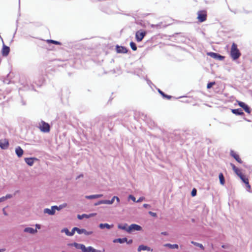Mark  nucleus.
<instances>
[{"instance_id": "nucleus-1", "label": "nucleus", "mask_w": 252, "mask_h": 252, "mask_svg": "<svg viewBox=\"0 0 252 252\" xmlns=\"http://www.w3.org/2000/svg\"><path fill=\"white\" fill-rule=\"evenodd\" d=\"M241 53L237 47V45L233 43L230 49V56L233 60H236L239 58Z\"/></svg>"}, {"instance_id": "nucleus-2", "label": "nucleus", "mask_w": 252, "mask_h": 252, "mask_svg": "<svg viewBox=\"0 0 252 252\" xmlns=\"http://www.w3.org/2000/svg\"><path fill=\"white\" fill-rule=\"evenodd\" d=\"M207 17L206 10H200L197 12V19L199 22H203L206 20Z\"/></svg>"}, {"instance_id": "nucleus-3", "label": "nucleus", "mask_w": 252, "mask_h": 252, "mask_svg": "<svg viewBox=\"0 0 252 252\" xmlns=\"http://www.w3.org/2000/svg\"><path fill=\"white\" fill-rule=\"evenodd\" d=\"M39 129L43 132H48L50 131V125L44 121H42L39 124Z\"/></svg>"}, {"instance_id": "nucleus-4", "label": "nucleus", "mask_w": 252, "mask_h": 252, "mask_svg": "<svg viewBox=\"0 0 252 252\" xmlns=\"http://www.w3.org/2000/svg\"><path fill=\"white\" fill-rule=\"evenodd\" d=\"M146 34V32L143 30H139L136 32L135 38L137 42H140Z\"/></svg>"}, {"instance_id": "nucleus-5", "label": "nucleus", "mask_w": 252, "mask_h": 252, "mask_svg": "<svg viewBox=\"0 0 252 252\" xmlns=\"http://www.w3.org/2000/svg\"><path fill=\"white\" fill-rule=\"evenodd\" d=\"M207 55L214 59L218 60H223L224 59V57L220 55V54L214 52H208L207 53Z\"/></svg>"}, {"instance_id": "nucleus-6", "label": "nucleus", "mask_w": 252, "mask_h": 252, "mask_svg": "<svg viewBox=\"0 0 252 252\" xmlns=\"http://www.w3.org/2000/svg\"><path fill=\"white\" fill-rule=\"evenodd\" d=\"M237 102L239 106L241 107L244 109V110L248 114H250L251 112V109L249 108V107L246 105L244 102L237 100Z\"/></svg>"}, {"instance_id": "nucleus-7", "label": "nucleus", "mask_w": 252, "mask_h": 252, "mask_svg": "<svg viewBox=\"0 0 252 252\" xmlns=\"http://www.w3.org/2000/svg\"><path fill=\"white\" fill-rule=\"evenodd\" d=\"M9 146V142L7 139H3L0 140V147L2 149H6Z\"/></svg>"}, {"instance_id": "nucleus-8", "label": "nucleus", "mask_w": 252, "mask_h": 252, "mask_svg": "<svg viewBox=\"0 0 252 252\" xmlns=\"http://www.w3.org/2000/svg\"><path fill=\"white\" fill-rule=\"evenodd\" d=\"M73 230H76L79 234L84 233L86 235H89L93 233V231H87L85 229H79L77 227H74Z\"/></svg>"}, {"instance_id": "nucleus-9", "label": "nucleus", "mask_w": 252, "mask_h": 252, "mask_svg": "<svg viewBox=\"0 0 252 252\" xmlns=\"http://www.w3.org/2000/svg\"><path fill=\"white\" fill-rule=\"evenodd\" d=\"M10 52V48L9 47L3 44L2 49L1 50V54L3 57H6L8 55Z\"/></svg>"}, {"instance_id": "nucleus-10", "label": "nucleus", "mask_w": 252, "mask_h": 252, "mask_svg": "<svg viewBox=\"0 0 252 252\" xmlns=\"http://www.w3.org/2000/svg\"><path fill=\"white\" fill-rule=\"evenodd\" d=\"M56 209H57V206H53L51 207V209L48 208L45 209L44 210V213L50 215H53L55 213Z\"/></svg>"}, {"instance_id": "nucleus-11", "label": "nucleus", "mask_w": 252, "mask_h": 252, "mask_svg": "<svg viewBox=\"0 0 252 252\" xmlns=\"http://www.w3.org/2000/svg\"><path fill=\"white\" fill-rule=\"evenodd\" d=\"M230 155L239 163H242L243 162L239 155L234 151H230Z\"/></svg>"}, {"instance_id": "nucleus-12", "label": "nucleus", "mask_w": 252, "mask_h": 252, "mask_svg": "<svg viewBox=\"0 0 252 252\" xmlns=\"http://www.w3.org/2000/svg\"><path fill=\"white\" fill-rule=\"evenodd\" d=\"M240 178L246 184V187L248 189V190L249 191H250V189H251V185L249 184L248 178H247L246 177V176L244 175L242 177H241V178Z\"/></svg>"}, {"instance_id": "nucleus-13", "label": "nucleus", "mask_w": 252, "mask_h": 252, "mask_svg": "<svg viewBox=\"0 0 252 252\" xmlns=\"http://www.w3.org/2000/svg\"><path fill=\"white\" fill-rule=\"evenodd\" d=\"M141 229V227L140 225L136 224H132L128 227L127 232H129L132 230H140Z\"/></svg>"}, {"instance_id": "nucleus-14", "label": "nucleus", "mask_w": 252, "mask_h": 252, "mask_svg": "<svg viewBox=\"0 0 252 252\" xmlns=\"http://www.w3.org/2000/svg\"><path fill=\"white\" fill-rule=\"evenodd\" d=\"M116 49L117 52L118 53H126L127 52V49L124 46L117 45Z\"/></svg>"}, {"instance_id": "nucleus-15", "label": "nucleus", "mask_w": 252, "mask_h": 252, "mask_svg": "<svg viewBox=\"0 0 252 252\" xmlns=\"http://www.w3.org/2000/svg\"><path fill=\"white\" fill-rule=\"evenodd\" d=\"M95 215H96V213H92V214H90L89 215H87V214H82V215H78L77 218L79 220H82L84 218H89L90 217H94Z\"/></svg>"}, {"instance_id": "nucleus-16", "label": "nucleus", "mask_w": 252, "mask_h": 252, "mask_svg": "<svg viewBox=\"0 0 252 252\" xmlns=\"http://www.w3.org/2000/svg\"><path fill=\"white\" fill-rule=\"evenodd\" d=\"M35 160H37V159L34 158H25V162L30 166H32L33 165Z\"/></svg>"}, {"instance_id": "nucleus-17", "label": "nucleus", "mask_w": 252, "mask_h": 252, "mask_svg": "<svg viewBox=\"0 0 252 252\" xmlns=\"http://www.w3.org/2000/svg\"><path fill=\"white\" fill-rule=\"evenodd\" d=\"M15 153L17 155V156L20 158L21 157L24 153V151L23 149L19 146L17 147L15 149Z\"/></svg>"}, {"instance_id": "nucleus-18", "label": "nucleus", "mask_w": 252, "mask_h": 252, "mask_svg": "<svg viewBox=\"0 0 252 252\" xmlns=\"http://www.w3.org/2000/svg\"><path fill=\"white\" fill-rule=\"evenodd\" d=\"M152 251L153 250L151 249L150 247H148L147 246H144V245H140L138 247V251L141 252V251Z\"/></svg>"}, {"instance_id": "nucleus-19", "label": "nucleus", "mask_w": 252, "mask_h": 252, "mask_svg": "<svg viewBox=\"0 0 252 252\" xmlns=\"http://www.w3.org/2000/svg\"><path fill=\"white\" fill-rule=\"evenodd\" d=\"M231 112L237 115H244V113L241 109H232Z\"/></svg>"}, {"instance_id": "nucleus-20", "label": "nucleus", "mask_w": 252, "mask_h": 252, "mask_svg": "<svg viewBox=\"0 0 252 252\" xmlns=\"http://www.w3.org/2000/svg\"><path fill=\"white\" fill-rule=\"evenodd\" d=\"M24 232L30 233L31 234H34L37 232V230L34 229L33 228L31 227H27L25 228Z\"/></svg>"}, {"instance_id": "nucleus-21", "label": "nucleus", "mask_w": 252, "mask_h": 252, "mask_svg": "<svg viewBox=\"0 0 252 252\" xmlns=\"http://www.w3.org/2000/svg\"><path fill=\"white\" fill-rule=\"evenodd\" d=\"M75 231V230H73V228L71 231L70 232L67 228H64V229L62 230V232H64L67 236H72L74 235Z\"/></svg>"}, {"instance_id": "nucleus-22", "label": "nucleus", "mask_w": 252, "mask_h": 252, "mask_svg": "<svg viewBox=\"0 0 252 252\" xmlns=\"http://www.w3.org/2000/svg\"><path fill=\"white\" fill-rule=\"evenodd\" d=\"M102 196H103V194H95V195H91L86 196V198L87 199H94V198H100Z\"/></svg>"}, {"instance_id": "nucleus-23", "label": "nucleus", "mask_w": 252, "mask_h": 252, "mask_svg": "<svg viewBox=\"0 0 252 252\" xmlns=\"http://www.w3.org/2000/svg\"><path fill=\"white\" fill-rule=\"evenodd\" d=\"M127 241V238H118L116 239L113 241L114 243H123L125 242H126Z\"/></svg>"}, {"instance_id": "nucleus-24", "label": "nucleus", "mask_w": 252, "mask_h": 252, "mask_svg": "<svg viewBox=\"0 0 252 252\" xmlns=\"http://www.w3.org/2000/svg\"><path fill=\"white\" fill-rule=\"evenodd\" d=\"M230 165L232 167L234 172L237 174V175H238V174L241 172V170L240 169H239V168H238L237 167L235 166V165L233 164V163H231L230 164Z\"/></svg>"}, {"instance_id": "nucleus-25", "label": "nucleus", "mask_w": 252, "mask_h": 252, "mask_svg": "<svg viewBox=\"0 0 252 252\" xmlns=\"http://www.w3.org/2000/svg\"><path fill=\"white\" fill-rule=\"evenodd\" d=\"M164 247H168L170 249H178V245L177 244H166L164 245Z\"/></svg>"}, {"instance_id": "nucleus-26", "label": "nucleus", "mask_w": 252, "mask_h": 252, "mask_svg": "<svg viewBox=\"0 0 252 252\" xmlns=\"http://www.w3.org/2000/svg\"><path fill=\"white\" fill-rule=\"evenodd\" d=\"M219 177L220 184L223 185L225 183V180L223 174L222 173H220Z\"/></svg>"}, {"instance_id": "nucleus-27", "label": "nucleus", "mask_w": 252, "mask_h": 252, "mask_svg": "<svg viewBox=\"0 0 252 252\" xmlns=\"http://www.w3.org/2000/svg\"><path fill=\"white\" fill-rule=\"evenodd\" d=\"M158 92L164 98H167L168 99H170L172 97V96L171 95H168L165 94L162 91H161L159 89H158Z\"/></svg>"}, {"instance_id": "nucleus-28", "label": "nucleus", "mask_w": 252, "mask_h": 252, "mask_svg": "<svg viewBox=\"0 0 252 252\" xmlns=\"http://www.w3.org/2000/svg\"><path fill=\"white\" fill-rule=\"evenodd\" d=\"M99 226L101 229H103L105 227L107 229H110L113 226V225L110 226L108 223H100Z\"/></svg>"}, {"instance_id": "nucleus-29", "label": "nucleus", "mask_w": 252, "mask_h": 252, "mask_svg": "<svg viewBox=\"0 0 252 252\" xmlns=\"http://www.w3.org/2000/svg\"><path fill=\"white\" fill-rule=\"evenodd\" d=\"M46 42L48 43H52V44H54L56 45H61V42L57 41L54 40H52V39L47 40Z\"/></svg>"}, {"instance_id": "nucleus-30", "label": "nucleus", "mask_w": 252, "mask_h": 252, "mask_svg": "<svg viewBox=\"0 0 252 252\" xmlns=\"http://www.w3.org/2000/svg\"><path fill=\"white\" fill-rule=\"evenodd\" d=\"M191 243L196 246L199 247L200 249H201L203 250H204V247L201 244H200V243H197V242H195L194 241H191Z\"/></svg>"}, {"instance_id": "nucleus-31", "label": "nucleus", "mask_w": 252, "mask_h": 252, "mask_svg": "<svg viewBox=\"0 0 252 252\" xmlns=\"http://www.w3.org/2000/svg\"><path fill=\"white\" fill-rule=\"evenodd\" d=\"M127 224H125L124 225L119 224L118 225V228L121 229L126 230L127 231L128 228L127 227Z\"/></svg>"}, {"instance_id": "nucleus-32", "label": "nucleus", "mask_w": 252, "mask_h": 252, "mask_svg": "<svg viewBox=\"0 0 252 252\" xmlns=\"http://www.w3.org/2000/svg\"><path fill=\"white\" fill-rule=\"evenodd\" d=\"M80 250H81L83 252H89L88 248H86L83 244H81Z\"/></svg>"}, {"instance_id": "nucleus-33", "label": "nucleus", "mask_w": 252, "mask_h": 252, "mask_svg": "<svg viewBox=\"0 0 252 252\" xmlns=\"http://www.w3.org/2000/svg\"><path fill=\"white\" fill-rule=\"evenodd\" d=\"M88 249L89 252H101V251L95 250L91 246L88 247Z\"/></svg>"}, {"instance_id": "nucleus-34", "label": "nucleus", "mask_w": 252, "mask_h": 252, "mask_svg": "<svg viewBox=\"0 0 252 252\" xmlns=\"http://www.w3.org/2000/svg\"><path fill=\"white\" fill-rule=\"evenodd\" d=\"M130 47L131 48V49L133 51H136L137 50L136 45L135 43H134L133 42H131L130 43Z\"/></svg>"}, {"instance_id": "nucleus-35", "label": "nucleus", "mask_w": 252, "mask_h": 252, "mask_svg": "<svg viewBox=\"0 0 252 252\" xmlns=\"http://www.w3.org/2000/svg\"><path fill=\"white\" fill-rule=\"evenodd\" d=\"M115 199V196H113L111 200H106V204H112L114 203Z\"/></svg>"}, {"instance_id": "nucleus-36", "label": "nucleus", "mask_w": 252, "mask_h": 252, "mask_svg": "<svg viewBox=\"0 0 252 252\" xmlns=\"http://www.w3.org/2000/svg\"><path fill=\"white\" fill-rule=\"evenodd\" d=\"M81 244H78L77 243H74L71 244V246H74L75 248L77 249H80Z\"/></svg>"}, {"instance_id": "nucleus-37", "label": "nucleus", "mask_w": 252, "mask_h": 252, "mask_svg": "<svg viewBox=\"0 0 252 252\" xmlns=\"http://www.w3.org/2000/svg\"><path fill=\"white\" fill-rule=\"evenodd\" d=\"M66 206H67V204L66 203H64V204H62V205H60L59 207L57 206V209H56V210H57L59 211L61 209H62V208L66 207Z\"/></svg>"}, {"instance_id": "nucleus-38", "label": "nucleus", "mask_w": 252, "mask_h": 252, "mask_svg": "<svg viewBox=\"0 0 252 252\" xmlns=\"http://www.w3.org/2000/svg\"><path fill=\"white\" fill-rule=\"evenodd\" d=\"M102 204H106V200H100V201H98L97 203H95V205L96 206V205H98Z\"/></svg>"}, {"instance_id": "nucleus-39", "label": "nucleus", "mask_w": 252, "mask_h": 252, "mask_svg": "<svg viewBox=\"0 0 252 252\" xmlns=\"http://www.w3.org/2000/svg\"><path fill=\"white\" fill-rule=\"evenodd\" d=\"M11 196L10 195H7L5 197H2L0 198V202H2V201H4L5 199H6L7 198H10Z\"/></svg>"}, {"instance_id": "nucleus-40", "label": "nucleus", "mask_w": 252, "mask_h": 252, "mask_svg": "<svg viewBox=\"0 0 252 252\" xmlns=\"http://www.w3.org/2000/svg\"><path fill=\"white\" fill-rule=\"evenodd\" d=\"M215 84V82H210L207 84V88L208 89H210Z\"/></svg>"}, {"instance_id": "nucleus-41", "label": "nucleus", "mask_w": 252, "mask_h": 252, "mask_svg": "<svg viewBox=\"0 0 252 252\" xmlns=\"http://www.w3.org/2000/svg\"><path fill=\"white\" fill-rule=\"evenodd\" d=\"M128 198L131 199L133 202H136V198L134 196L129 195L128 196Z\"/></svg>"}, {"instance_id": "nucleus-42", "label": "nucleus", "mask_w": 252, "mask_h": 252, "mask_svg": "<svg viewBox=\"0 0 252 252\" xmlns=\"http://www.w3.org/2000/svg\"><path fill=\"white\" fill-rule=\"evenodd\" d=\"M196 192H197V191H196V189H193L192 191H191V195L192 196H194L196 195Z\"/></svg>"}, {"instance_id": "nucleus-43", "label": "nucleus", "mask_w": 252, "mask_h": 252, "mask_svg": "<svg viewBox=\"0 0 252 252\" xmlns=\"http://www.w3.org/2000/svg\"><path fill=\"white\" fill-rule=\"evenodd\" d=\"M149 214L153 217H157V214L156 213H154L151 211H150L149 212Z\"/></svg>"}, {"instance_id": "nucleus-44", "label": "nucleus", "mask_w": 252, "mask_h": 252, "mask_svg": "<svg viewBox=\"0 0 252 252\" xmlns=\"http://www.w3.org/2000/svg\"><path fill=\"white\" fill-rule=\"evenodd\" d=\"M144 198L143 197H141L137 200H136V202H141L144 200Z\"/></svg>"}, {"instance_id": "nucleus-45", "label": "nucleus", "mask_w": 252, "mask_h": 252, "mask_svg": "<svg viewBox=\"0 0 252 252\" xmlns=\"http://www.w3.org/2000/svg\"><path fill=\"white\" fill-rule=\"evenodd\" d=\"M143 207H144V208H147L150 207V205H149V204H143Z\"/></svg>"}, {"instance_id": "nucleus-46", "label": "nucleus", "mask_w": 252, "mask_h": 252, "mask_svg": "<svg viewBox=\"0 0 252 252\" xmlns=\"http://www.w3.org/2000/svg\"><path fill=\"white\" fill-rule=\"evenodd\" d=\"M244 175V174H242V172H240L238 175H237L238 176H239L240 178L241 177H242Z\"/></svg>"}, {"instance_id": "nucleus-47", "label": "nucleus", "mask_w": 252, "mask_h": 252, "mask_svg": "<svg viewBox=\"0 0 252 252\" xmlns=\"http://www.w3.org/2000/svg\"><path fill=\"white\" fill-rule=\"evenodd\" d=\"M115 199L116 200V201L118 203L120 202V199L118 197L115 196Z\"/></svg>"}, {"instance_id": "nucleus-48", "label": "nucleus", "mask_w": 252, "mask_h": 252, "mask_svg": "<svg viewBox=\"0 0 252 252\" xmlns=\"http://www.w3.org/2000/svg\"><path fill=\"white\" fill-rule=\"evenodd\" d=\"M36 227L38 229H40V225L39 224H36Z\"/></svg>"}, {"instance_id": "nucleus-49", "label": "nucleus", "mask_w": 252, "mask_h": 252, "mask_svg": "<svg viewBox=\"0 0 252 252\" xmlns=\"http://www.w3.org/2000/svg\"><path fill=\"white\" fill-rule=\"evenodd\" d=\"M128 244H130L132 242V240H129L128 242H126Z\"/></svg>"}, {"instance_id": "nucleus-50", "label": "nucleus", "mask_w": 252, "mask_h": 252, "mask_svg": "<svg viewBox=\"0 0 252 252\" xmlns=\"http://www.w3.org/2000/svg\"><path fill=\"white\" fill-rule=\"evenodd\" d=\"M3 214L5 215H7V214L6 213V212H5V209L3 208Z\"/></svg>"}, {"instance_id": "nucleus-51", "label": "nucleus", "mask_w": 252, "mask_h": 252, "mask_svg": "<svg viewBox=\"0 0 252 252\" xmlns=\"http://www.w3.org/2000/svg\"><path fill=\"white\" fill-rule=\"evenodd\" d=\"M162 234L164 235H166L167 234L166 232H162L161 233Z\"/></svg>"}, {"instance_id": "nucleus-52", "label": "nucleus", "mask_w": 252, "mask_h": 252, "mask_svg": "<svg viewBox=\"0 0 252 252\" xmlns=\"http://www.w3.org/2000/svg\"><path fill=\"white\" fill-rule=\"evenodd\" d=\"M4 251V250L1 249V250H0V252H3Z\"/></svg>"}]
</instances>
